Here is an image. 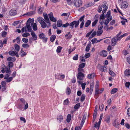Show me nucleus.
Here are the masks:
<instances>
[{
	"label": "nucleus",
	"instance_id": "obj_40",
	"mask_svg": "<svg viewBox=\"0 0 130 130\" xmlns=\"http://www.w3.org/2000/svg\"><path fill=\"white\" fill-rule=\"evenodd\" d=\"M13 78L12 77H10L9 78H8V79H6V82H11Z\"/></svg>",
	"mask_w": 130,
	"mask_h": 130
},
{
	"label": "nucleus",
	"instance_id": "obj_20",
	"mask_svg": "<svg viewBox=\"0 0 130 130\" xmlns=\"http://www.w3.org/2000/svg\"><path fill=\"white\" fill-rule=\"evenodd\" d=\"M57 119L58 120V121L59 123H61L63 120V117L62 115H60L59 116L57 117Z\"/></svg>",
	"mask_w": 130,
	"mask_h": 130
},
{
	"label": "nucleus",
	"instance_id": "obj_15",
	"mask_svg": "<svg viewBox=\"0 0 130 130\" xmlns=\"http://www.w3.org/2000/svg\"><path fill=\"white\" fill-rule=\"evenodd\" d=\"M99 88H95L94 97L95 98H97L98 96V95L99 94Z\"/></svg>",
	"mask_w": 130,
	"mask_h": 130
},
{
	"label": "nucleus",
	"instance_id": "obj_18",
	"mask_svg": "<svg viewBox=\"0 0 130 130\" xmlns=\"http://www.w3.org/2000/svg\"><path fill=\"white\" fill-rule=\"evenodd\" d=\"M72 36V35L70 34V32H68V34H66L65 35V37L67 39L71 38Z\"/></svg>",
	"mask_w": 130,
	"mask_h": 130
},
{
	"label": "nucleus",
	"instance_id": "obj_30",
	"mask_svg": "<svg viewBox=\"0 0 130 130\" xmlns=\"http://www.w3.org/2000/svg\"><path fill=\"white\" fill-rule=\"evenodd\" d=\"M93 88V81L92 83L90 84V91L92 92Z\"/></svg>",
	"mask_w": 130,
	"mask_h": 130
},
{
	"label": "nucleus",
	"instance_id": "obj_17",
	"mask_svg": "<svg viewBox=\"0 0 130 130\" xmlns=\"http://www.w3.org/2000/svg\"><path fill=\"white\" fill-rule=\"evenodd\" d=\"M31 26L32 27V28L34 30L36 31L37 30V25L36 23L33 24L32 23H31Z\"/></svg>",
	"mask_w": 130,
	"mask_h": 130
},
{
	"label": "nucleus",
	"instance_id": "obj_59",
	"mask_svg": "<svg viewBox=\"0 0 130 130\" xmlns=\"http://www.w3.org/2000/svg\"><path fill=\"white\" fill-rule=\"evenodd\" d=\"M110 10H109L106 15V17H110L111 16L110 15Z\"/></svg>",
	"mask_w": 130,
	"mask_h": 130
},
{
	"label": "nucleus",
	"instance_id": "obj_34",
	"mask_svg": "<svg viewBox=\"0 0 130 130\" xmlns=\"http://www.w3.org/2000/svg\"><path fill=\"white\" fill-rule=\"evenodd\" d=\"M71 92V91L70 88L69 87H68L66 91V93L68 95H69L70 94Z\"/></svg>",
	"mask_w": 130,
	"mask_h": 130
},
{
	"label": "nucleus",
	"instance_id": "obj_6",
	"mask_svg": "<svg viewBox=\"0 0 130 130\" xmlns=\"http://www.w3.org/2000/svg\"><path fill=\"white\" fill-rule=\"evenodd\" d=\"M39 37L41 39L43 40V42L46 43L47 41L48 38L47 37H45V35L43 33L40 34L39 35Z\"/></svg>",
	"mask_w": 130,
	"mask_h": 130
},
{
	"label": "nucleus",
	"instance_id": "obj_31",
	"mask_svg": "<svg viewBox=\"0 0 130 130\" xmlns=\"http://www.w3.org/2000/svg\"><path fill=\"white\" fill-rule=\"evenodd\" d=\"M23 105L21 103H20L18 105V108L21 110H22L23 109Z\"/></svg>",
	"mask_w": 130,
	"mask_h": 130
},
{
	"label": "nucleus",
	"instance_id": "obj_53",
	"mask_svg": "<svg viewBox=\"0 0 130 130\" xmlns=\"http://www.w3.org/2000/svg\"><path fill=\"white\" fill-rule=\"evenodd\" d=\"M90 56V53H87L85 54V58L87 59L89 58Z\"/></svg>",
	"mask_w": 130,
	"mask_h": 130
},
{
	"label": "nucleus",
	"instance_id": "obj_60",
	"mask_svg": "<svg viewBox=\"0 0 130 130\" xmlns=\"http://www.w3.org/2000/svg\"><path fill=\"white\" fill-rule=\"evenodd\" d=\"M84 17H85L84 15H83L82 16L79 18V21L80 22L82 21V22L83 21H84Z\"/></svg>",
	"mask_w": 130,
	"mask_h": 130
},
{
	"label": "nucleus",
	"instance_id": "obj_63",
	"mask_svg": "<svg viewBox=\"0 0 130 130\" xmlns=\"http://www.w3.org/2000/svg\"><path fill=\"white\" fill-rule=\"evenodd\" d=\"M127 113L128 115L130 116V107L128 109L127 111Z\"/></svg>",
	"mask_w": 130,
	"mask_h": 130
},
{
	"label": "nucleus",
	"instance_id": "obj_52",
	"mask_svg": "<svg viewBox=\"0 0 130 130\" xmlns=\"http://www.w3.org/2000/svg\"><path fill=\"white\" fill-rule=\"evenodd\" d=\"M10 68H6V72L7 73H9V74H10L11 73V71L10 70Z\"/></svg>",
	"mask_w": 130,
	"mask_h": 130
},
{
	"label": "nucleus",
	"instance_id": "obj_58",
	"mask_svg": "<svg viewBox=\"0 0 130 130\" xmlns=\"http://www.w3.org/2000/svg\"><path fill=\"white\" fill-rule=\"evenodd\" d=\"M7 34V32L6 31H4L2 33V36L3 37H6Z\"/></svg>",
	"mask_w": 130,
	"mask_h": 130
},
{
	"label": "nucleus",
	"instance_id": "obj_19",
	"mask_svg": "<svg viewBox=\"0 0 130 130\" xmlns=\"http://www.w3.org/2000/svg\"><path fill=\"white\" fill-rule=\"evenodd\" d=\"M62 24V21L61 20H58L57 22V26L58 27H61Z\"/></svg>",
	"mask_w": 130,
	"mask_h": 130
},
{
	"label": "nucleus",
	"instance_id": "obj_33",
	"mask_svg": "<svg viewBox=\"0 0 130 130\" xmlns=\"http://www.w3.org/2000/svg\"><path fill=\"white\" fill-rule=\"evenodd\" d=\"M85 99V96L84 94H82L80 98V101L82 102L84 101Z\"/></svg>",
	"mask_w": 130,
	"mask_h": 130
},
{
	"label": "nucleus",
	"instance_id": "obj_27",
	"mask_svg": "<svg viewBox=\"0 0 130 130\" xmlns=\"http://www.w3.org/2000/svg\"><path fill=\"white\" fill-rule=\"evenodd\" d=\"M91 23V20H88L87 22L85 24V27H88Z\"/></svg>",
	"mask_w": 130,
	"mask_h": 130
},
{
	"label": "nucleus",
	"instance_id": "obj_57",
	"mask_svg": "<svg viewBox=\"0 0 130 130\" xmlns=\"http://www.w3.org/2000/svg\"><path fill=\"white\" fill-rule=\"evenodd\" d=\"M49 17L50 20H51V18L53 17V13L52 12H51L49 15Z\"/></svg>",
	"mask_w": 130,
	"mask_h": 130
},
{
	"label": "nucleus",
	"instance_id": "obj_2",
	"mask_svg": "<svg viewBox=\"0 0 130 130\" xmlns=\"http://www.w3.org/2000/svg\"><path fill=\"white\" fill-rule=\"evenodd\" d=\"M38 20L41 25V27L43 28H45L47 25L46 24L45 22L44 19L41 17H39L38 18Z\"/></svg>",
	"mask_w": 130,
	"mask_h": 130
},
{
	"label": "nucleus",
	"instance_id": "obj_42",
	"mask_svg": "<svg viewBox=\"0 0 130 130\" xmlns=\"http://www.w3.org/2000/svg\"><path fill=\"white\" fill-rule=\"evenodd\" d=\"M96 31H94L92 33L91 35L90 36V38H92L95 36L96 34Z\"/></svg>",
	"mask_w": 130,
	"mask_h": 130
},
{
	"label": "nucleus",
	"instance_id": "obj_22",
	"mask_svg": "<svg viewBox=\"0 0 130 130\" xmlns=\"http://www.w3.org/2000/svg\"><path fill=\"white\" fill-rule=\"evenodd\" d=\"M71 114H69L67 116L66 121L67 122H69L71 120Z\"/></svg>",
	"mask_w": 130,
	"mask_h": 130
},
{
	"label": "nucleus",
	"instance_id": "obj_16",
	"mask_svg": "<svg viewBox=\"0 0 130 130\" xmlns=\"http://www.w3.org/2000/svg\"><path fill=\"white\" fill-rule=\"evenodd\" d=\"M101 71L102 72H105L107 71V67L106 66H101Z\"/></svg>",
	"mask_w": 130,
	"mask_h": 130
},
{
	"label": "nucleus",
	"instance_id": "obj_24",
	"mask_svg": "<svg viewBox=\"0 0 130 130\" xmlns=\"http://www.w3.org/2000/svg\"><path fill=\"white\" fill-rule=\"evenodd\" d=\"M7 60L9 61H12L13 62H14L16 60V58L14 57H10L7 58Z\"/></svg>",
	"mask_w": 130,
	"mask_h": 130
},
{
	"label": "nucleus",
	"instance_id": "obj_64",
	"mask_svg": "<svg viewBox=\"0 0 130 130\" xmlns=\"http://www.w3.org/2000/svg\"><path fill=\"white\" fill-rule=\"evenodd\" d=\"M127 60L128 62L130 64V56H128L127 57Z\"/></svg>",
	"mask_w": 130,
	"mask_h": 130
},
{
	"label": "nucleus",
	"instance_id": "obj_46",
	"mask_svg": "<svg viewBox=\"0 0 130 130\" xmlns=\"http://www.w3.org/2000/svg\"><path fill=\"white\" fill-rule=\"evenodd\" d=\"M105 18V17L104 15V14H103V13L101 14L100 16V19L104 20Z\"/></svg>",
	"mask_w": 130,
	"mask_h": 130
},
{
	"label": "nucleus",
	"instance_id": "obj_28",
	"mask_svg": "<svg viewBox=\"0 0 130 130\" xmlns=\"http://www.w3.org/2000/svg\"><path fill=\"white\" fill-rule=\"evenodd\" d=\"M101 123H99L96 122L94 126V127H95L96 128H97L98 129V130L100 125Z\"/></svg>",
	"mask_w": 130,
	"mask_h": 130
},
{
	"label": "nucleus",
	"instance_id": "obj_49",
	"mask_svg": "<svg viewBox=\"0 0 130 130\" xmlns=\"http://www.w3.org/2000/svg\"><path fill=\"white\" fill-rule=\"evenodd\" d=\"M85 66V63H83L79 65V67L81 68H84Z\"/></svg>",
	"mask_w": 130,
	"mask_h": 130
},
{
	"label": "nucleus",
	"instance_id": "obj_39",
	"mask_svg": "<svg viewBox=\"0 0 130 130\" xmlns=\"http://www.w3.org/2000/svg\"><path fill=\"white\" fill-rule=\"evenodd\" d=\"M98 19H95V21L93 22L92 23V27L94 26L98 22Z\"/></svg>",
	"mask_w": 130,
	"mask_h": 130
},
{
	"label": "nucleus",
	"instance_id": "obj_21",
	"mask_svg": "<svg viewBox=\"0 0 130 130\" xmlns=\"http://www.w3.org/2000/svg\"><path fill=\"white\" fill-rule=\"evenodd\" d=\"M56 38V36L55 35H52L51 37L50 40L51 42H53L55 40Z\"/></svg>",
	"mask_w": 130,
	"mask_h": 130
},
{
	"label": "nucleus",
	"instance_id": "obj_56",
	"mask_svg": "<svg viewBox=\"0 0 130 130\" xmlns=\"http://www.w3.org/2000/svg\"><path fill=\"white\" fill-rule=\"evenodd\" d=\"M103 114H101L100 116V118L99 119V122H98L99 123H101V121L102 119L103 118Z\"/></svg>",
	"mask_w": 130,
	"mask_h": 130
},
{
	"label": "nucleus",
	"instance_id": "obj_54",
	"mask_svg": "<svg viewBox=\"0 0 130 130\" xmlns=\"http://www.w3.org/2000/svg\"><path fill=\"white\" fill-rule=\"evenodd\" d=\"M102 5H101V6H99V7L98 8V12L99 13L101 12L102 11Z\"/></svg>",
	"mask_w": 130,
	"mask_h": 130
},
{
	"label": "nucleus",
	"instance_id": "obj_38",
	"mask_svg": "<svg viewBox=\"0 0 130 130\" xmlns=\"http://www.w3.org/2000/svg\"><path fill=\"white\" fill-rule=\"evenodd\" d=\"M44 7H42L39 8L38 10V12L39 13L41 14L43 11Z\"/></svg>",
	"mask_w": 130,
	"mask_h": 130
},
{
	"label": "nucleus",
	"instance_id": "obj_13",
	"mask_svg": "<svg viewBox=\"0 0 130 130\" xmlns=\"http://www.w3.org/2000/svg\"><path fill=\"white\" fill-rule=\"evenodd\" d=\"M100 55L103 56H106L107 54V52L105 50H103L102 52L100 53Z\"/></svg>",
	"mask_w": 130,
	"mask_h": 130
},
{
	"label": "nucleus",
	"instance_id": "obj_51",
	"mask_svg": "<svg viewBox=\"0 0 130 130\" xmlns=\"http://www.w3.org/2000/svg\"><path fill=\"white\" fill-rule=\"evenodd\" d=\"M1 85L3 87L5 88L6 85V82L4 81H3L1 83Z\"/></svg>",
	"mask_w": 130,
	"mask_h": 130
},
{
	"label": "nucleus",
	"instance_id": "obj_41",
	"mask_svg": "<svg viewBox=\"0 0 130 130\" xmlns=\"http://www.w3.org/2000/svg\"><path fill=\"white\" fill-rule=\"evenodd\" d=\"M69 100L68 99L65 100L63 102V105H67L69 103Z\"/></svg>",
	"mask_w": 130,
	"mask_h": 130
},
{
	"label": "nucleus",
	"instance_id": "obj_45",
	"mask_svg": "<svg viewBox=\"0 0 130 130\" xmlns=\"http://www.w3.org/2000/svg\"><path fill=\"white\" fill-rule=\"evenodd\" d=\"M22 46L25 48H28L29 47V45L27 44H23L22 45Z\"/></svg>",
	"mask_w": 130,
	"mask_h": 130
},
{
	"label": "nucleus",
	"instance_id": "obj_23",
	"mask_svg": "<svg viewBox=\"0 0 130 130\" xmlns=\"http://www.w3.org/2000/svg\"><path fill=\"white\" fill-rule=\"evenodd\" d=\"M16 52H14L12 51H9L8 53L9 55L12 56H14L15 55Z\"/></svg>",
	"mask_w": 130,
	"mask_h": 130
},
{
	"label": "nucleus",
	"instance_id": "obj_3",
	"mask_svg": "<svg viewBox=\"0 0 130 130\" xmlns=\"http://www.w3.org/2000/svg\"><path fill=\"white\" fill-rule=\"evenodd\" d=\"M79 23V20L74 21L70 24L69 26L71 27L70 28L71 29H72L74 28V26L75 28H76L78 26Z\"/></svg>",
	"mask_w": 130,
	"mask_h": 130
},
{
	"label": "nucleus",
	"instance_id": "obj_1",
	"mask_svg": "<svg viewBox=\"0 0 130 130\" xmlns=\"http://www.w3.org/2000/svg\"><path fill=\"white\" fill-rule=\"evenodd\" d=\"M121 40L120 36L117 35L113 37L111 39V45L114 46L116 44V43L118 41H120Z\"/></svg>",
	"mask_w": 130,
	"mask_h": 130
},
{
	"label": "nucleus",
	"instance_id": "obj_29",
	"mask_svg": "<svg viewBox=\"0 0 130 130\" xmlns=\"http://www.w3.org/2000/svg\"><path fill=\"white\" fill-rule=\"evenodd\" d=\"M105 121L107 123H109L110 122V117L108 116L106 117L105 119Z\"/></svg>",
	"mask_w": 130,
	"mask_h": 130
},
{
	"label": "nucleus",
	"instance_id": "obj_11",
	"mask_svg": "<svg viewBox=\"0 0 130 130\" xmlns=\"http://www.w3.org/2000/svg\"><path fill=\"white\" fill-rule=\"evenodd\" d=\"M91 44V42H89L87 44L85 49V51L87 52H89L90 49Z\"/></svg>",
	"mask_w": 130,
	"mask_h": 130
},
{
	"label": "nucleus",
	"instance_id": "obj_55",
	"mask_svg": "<svg viewBox=\"0 0 130 130\" xmlns=\"http://www.w3.org/2000/svg\"><path fill=\"white\" fill-rule=\"evenodd\" d=\"M86 85V83H82L81 84V86L82 88V89L83 90H84L85 88V86Z\"/></svg>",
	"mask_w": 130,
	"mask_h": 130
},
{
	"label": "nucleus",
	"instance_id": "obj_9",
	"mask_svg": "<svg viewBox=\"0 0 130 130\" xmlns=\"http://www.w3.org/2000/svg\"><path fill=\"white\" fill-rule=\"evenodd\" d=\"M31 34L32 37V39L33 40H36L37 39V37L36 34L35 32L32 31L31 32Z\"/></svg>",
	"mask_w": 130,
	"mask_h": 130
},
{
	"label": "nucleus",
	"instance_id": "obj_62",
	"mask_svg": "<svg viewBox=\"0 0 130 130\" xmlns=\"http://www.w3.org/2000/svg\"><path fill=\"white\" fill-rule=\"evenodd\" d=\"M97 40V39L95 38L91 40V42H92V43L93 44H94V43H96V41Z\"/></svg>",
	"mask_w": 130,
	"mask_h": 130
},
{
	"label": "nucleus",
	"instance_id": "obj_12",
	"mask_svg": "<svg viewBox=\"0 0 130 130\" xmlns=\"http://www.w3.org/2000/svg\"><path fill=\"white\" fill-rule=\"evenodd\" d=\"M128 6V4L126 1H124L121 4V7L123 8H127Z\"/></svg>",
	"mask_w": 130,
	"mask_h": 130
},
{
	"label": "nucleus",
	"instance_id": "obj_4",
	"mask_svg": "<svg viewBox=\"0 0 130 130\" xmlns=\"http://www.w3.org/2000/svg\"><path fill=\"white\" fill-rule=\"evenodd\" d=\"M73 3L76 7H79L82 6V2L81 0H74Z\"/></svg>",
	"mask_w": 130,
	"mask_h": 130
},
{
	"label": "nucleus",
	"instance_id": "obj_10",
	"mask_svg": "<svg viewBox=\"0 0 130 130\" xmlns=\"http://www.w3.org/2000/svg\"><path fill=\"white\" fill-rule=\"evenodd\" d=\"M86 118V116L84 115L82 119V121L80 124V126L81 127H82L85 120Z\"/></svg>",
	"mask_w": 130,
	"mask_h": 130
},
{
	"label": "nucleus",
	"instance_id": "obj_26",
	"mask_svg": "<svg viewBox=\"0 0 130 130\" xmlns=\"http://www.w3.org/2000/svg\"><path fill=\"white\" fill-rule=\"evenodd\" d=\"M14 46L15 50L17 51V52L19 51L20 48L19 46L17 44H14Z\"/></svg>",
	"mask_w": 130,
	"mask_h": 130
},
{
	"label": "nucleus",
	"instance_id": "obj_47",
	"mask_svg": "<svg viewBox=\"0 0 130 130\" xmlns=\"http://www.w3.org/2000/svg\"><path fill=\"white\" fill-rule=\"evenodd\" d=\"M80 103H78L77 104L74 106L75 109H78L79 107L80 106Z\"/></svg>",
	"mask_w": 130,
	"mask_h": 130
},
{
	"label": "nucleus",
	"instance_id": "obj_43",
	"mask_svg": "<svg viewBox=\"0 0 130 130\" xmlns=\"http://www.w3.org/2000/svg\"><path fill=\"white\" fill-rule=\"evenodd\" d=\"M30 34L29 33H25L22 35V36L23 37H27L28 36H30Z\"/></svg>",
	"mask_w": 130,
	"mask_h": 130
},
{
	"label": "nucleus",
	"instance_id": "obj_48",
	"mask_svg": "<svg viewBox=\"0 0 130 130\" xmlns=\"http://www.w3.org/2000/svg\"><path fill=\"white\" fill-rule=\"evenodd\" d=\"M22 41L24 43H27L28 42V40L26 38H23L22 39Z\"/></svg>",
	"mask_w": 130,
	"mask_h": 130
},
{
	"label": "nucleus",
	"instance_id": "obj_36",
	"mask_svg": "<svg viewBox=\"0 0 130 130\" xmlns=\"http://www.w3.org/2000/svg\"><path fill=\"white\" fill-rule=\"evenodd\" d=\"M60 74H56L55 77V78H56L60 80H61V78L60 77Z\"/></svg>",
	"mask_w": 130,
	"mask_h": 130
},
{
	"label": "nucleus",
	"instance_id": "obj_25",
	"mask_svg": "<svg viewBox=\"0 0 130 130\" xmlns=\"http://www.w3.org/2000/svg\"><path fill=\"white\" fill-rule=\"evenodd\" d=\"M118 89L117 88H114L111 91V93L113 94L116 92L118 91Z\"/></svg>",
	"mask_w": 130,
	"mask_h": 130
},
{
	"label": "nucleus",
	"instance_id": "obj_8",
	"mask_svg": "<svg viewBox=\"0 0 130 130\" xmlns=\"http://www.w3.org/2000/svg\"><path fill=\"white\" fill-rule=\"evenodd\" d=\"M9 13L10 16H14L17 14V12L14 9H12L10 10Z\"/></svg>",
	"mask_w": 130,
	"mask_h": 130
},
{
	"label": "nucleus",
	"instance_id": "obj_14",
	"mask_svg": "<svg viewBox=\"0 0 130 130\" xmlns=\"http://www.w3.org/2000/svg\"><path fill=\"white\" fill-rule=\"evenodd\" d=\"M124 74L125 76H130V70L126 69L124 71Z\"/></svg>",
	"mask_w": 130,
	"mask_h": 130
},
{
	"label": "nucleus",
	"instance_id": "obj_32",
	"mask_svg": "<svg viewBox=\"0 0 130 130\" xmlns=\"http://www.w3.org/2000/svg\"><path fill=\"white\" fill-rule=\"evenodd\" d=\"M62 48V47L60 46H58L56 50L57 52L58 53H60L61 51Z\"/></svg>",
	"mask_w": 130,
	"mask_h": 130
},
{
	"label": "nucleus",
	"instance_id": "obj_37",
	"mask_svg": "<svg viewBox=\"0 0 130 130\" xmlns=\"http://www.w3.org/2000/svg\"><path fill=\"white\" fill-rule=\"evenodd\" d=\"M8 66L9 67V68H12L13 66V63L12 62H9L8 63Z\"/></svg>",
	"mask_w": 130,
	"mask_h": 130
},
{
	"label": "nucleus",
	"instance_id": "obj_44",
	"mask_svg": "<svg viewBox=\"0 0 130 130\" xmlns=\"http://www.w3.org/2000/svg\"><path fill=\"white\" fill-rule=\"evenodd\" d=\"M97 111V109H96V108H95L94 112L93 117H96Z\"/></svg>",
	"mask_w": 130,
	"mask_h": 130
},
{
	"label": "nucleus",
	"instance_id": "obj_7",
	"mask_svg": "<svg viewBox=\"0 0 130 130\" xmlns=\"http://www.w3.org/2000/svg\"><path fill=\"white\" fill-rule=\"evenodd\" d=\"M84 76V74L83 73L81 72H79L77 75V78L80 80H83Z\"/></svg>",
	"mask_w": 130,
	"mask_h": 130
},
{
	"label": "nucleus",
	"instance_id": "obj_35",
	"mask_svg": "<svg viewBox=\"0 0 130 130\" xmlns=\"http://www.w3.org/2000/svg\"><path fill=\"white\" fill-rule=\"evenodd\" d=\"M103 30H98L97 32H96V34L98 36H100L103 33Z\"/></svg>",
	"mask_w": 130,
	"mask_h": 130
},
{
	"label": "nucleus",
	"instance_id": "obj_5",
	"mask_svg": "<svg viewBox=\"0 0 130 130\" xmlns=\"http://www.w3.org/2000/svg\"><path fill=\"white\" fill-rule=\"evenodd\" d=\"M43 15L45 20L44 21L48 24L47 27H49L50 26L51 23H50V20L49 18H48L47 14L44 13H43Z\"/></svg>",
	"mask_w": 130,
	"mask_h": 130
},
{
	"label": "nucleus",
	"instance_id": "obj_50",
	"mask_svg": "<svg viewBox=\"0 0 130 130\" xmlns=\"http://www.w3.org/2000/svg\"><path fill=\"white\" fill-rule=\"evenodd\" d=\"M78 55L76 54L73 57V59L74 60H77L78 59Z\"/></svg>",
	"mask_w": 130,
	"mask_h": 130
},
{
	"label": "nucleus",
	"instance_id": "obj_61",
	"mask_svg": "<svg viewBox=\"0 0 130 130\" xmlns=\"http://www.w3.org/2000/svg\"><path fill=\"white\" fill-rule=\"evenodd\" d=\"M84 58V56H81L80 57V59L81 60V61H82V62H84L86 61L85 59H83Z\"/></svg>",
	"mask_w": 130,
	"mask_h": 130
}]
</instances>
